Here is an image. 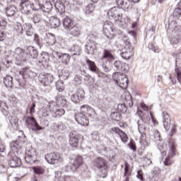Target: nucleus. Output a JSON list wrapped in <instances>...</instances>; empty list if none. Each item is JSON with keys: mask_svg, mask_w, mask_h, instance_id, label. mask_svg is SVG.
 <instances>
[{"mask_svg": "<svg viewBox=\"0 0 181 181\" xmlns=\"http://www.w3.org/2000/svg\"><path fill=\"white\" fill-rule=\"evenodd\" d=\"M112 78L120 88H123V90L127 88L129 81L127 75L122 73L115 72L112 74Z\"/></svg>", "mask_w": 181, "mask_h": 181, "instance_id": "obj_3", "label": "nucleus"}, {"mask_svg": "<svg viewBox=\"0 0 181 181\" xmlns=\"http://www.w3.org/2000/svg\"><path fill=\"white\" fill-rule=\"evenodd\" d=\"M71 52L74 56H80L81 54V48L77 45H74L71 47Z\"/></svg>", "mask_w": 181, "mask_h": 181, "instance_id": "obj_34", "label": "nucleus"}, {"mask_svg": "<svg viewBox=\"0 0 181 181\" xmlns=\"http://www.w3.org/2000/svg\"><path fill=\"white\" fill-rule=\"evenodd\" d=\"M27 56H30L31 59H36L37 57V49L34 47H28L26 49Z\"/></svg>", "mask_w": 181, "mask_h": 181, "instance_id": "obj_30", "label": "nucleus"}, {"mask_svg": "<svg viewBox=\"0 0 181 181\" xmlns=\"http://www.w3.org/2000/svg\"><path fill=\"white\" fill-rule=\"evenodd\" d=\"M33 38L36 45H37V46H40V40L39 39V35L34 34Z\"/></svg>", "mask_w": 181, "mask_h": 181, "instance_id": "obj_63", "label": "nucleus"}, {"mask_svg": "<svg viewBox=\"0 0 181 181\" xmlns=\"http://www.w3.org/2000/svg\"><path fill=\"white\" fill-rule=\"evenodd\" d=\"M137 115L140 117V119L137 121V124H138V129L139 132L141 134H144L145 132V130L146 129V127L145 126V122L144 121V112L138 107Z\"/></svg>", "mask_w": 181, "mask_h": 181, "instance_id": "obj_11", "label": "nucleus"}, {"mask_svg": "<svg viewBox=\"0 0 181 181\" xmlns=\"http://www.w3.org/2000/svg\"><path fill=\"white\" fill-rule=\"evenodd\" d=\"M8 165L11 168H18L22 165V160L16 156H12L8 160Z\"/></svg>", "mask_w": 181, "mask_h": 181, "instance_id": "obj_20", "label": "nucleus"}, {"mask_svg": "<svg viewBox=\"0 0 181 181\" xmlns=\"http://www.w3.org/2000/svg\"><path fill=\"white\" fill-rule=\"evenodd\" d=\"M70 29V35L73 36V37H78L81 33V26L78 24H75Z\"/></svg>", "mask_w": 181, "mask_h": 181, "instance_id": "obj_24", "label": "nucleus"}, {"mask_svg": "<svg viewBox=\"0 0 181 181\" xmlns=\"http://www.w3.org/2000/svg\"><path fill=\"white\" fill-rule=\"evenodd\" d=\"M69 76H70L69 71H62V74L61 75V76L63 77L64 80H67L69 78Z\"/></svg>", "mask_w": 181, "mask_h": 181, "instance_id": "obj_64", "label": "nucleus"}, {"mask_svg": "<svg viewBox=\"0 0 181 181\" xmlns=\"http://www.w3.org/2000/svg\"><path fill=\"white\" fill-rule=\"evenodd\" d=\"M26 156H25V161L27 163H29L30 165H32L33 163H35L36 161V156H37V153H36V149L31 148L26 151Z\"/></svg>", "mask_w": 181, "mask_h": 181, "instance_id": "obj_12", "label": "nucleus"}, {"mask_svg": "<svg viewBox=\"0 0 181 181\" xmlns=\"http://www.w3.org/2000/svg\"><path fill=\"white\" fill-rule=\"evenodd\" d=\"M114 66L117 70H119V71H128V70H129L128 64L121 61H115L114 63Z\"/></svg>", "mask_w": 181, "mask_h": 181, "instance_id": "obj_23", "label": "nucleus"}, {"mask_svg": "<svg viewBox=\"0 0 181 181\" xmlns=\"http://www.w3.org/2000/svg\"><path fill=\"white\" fill-rule=\"evenodd\" d=\"M62 25L64 28V29H71L73 28V25H74V21L71 19V18L69 16H66L63 20H62Z\"/></svg>", "mask_w": 181, "mask_h": 181, "instance_id": "obj_25", "label": "nucleus"}, {"mask_svg": "<svg viewBox=\"0 0 181 181\" xmlns=\"http://www.w3.org/2000/svg\"><path fill=\"white\" fill-rule=\"evenodd\" d=\"M25 30V35L28 37H32L34 36L33 28H32V25L30 23H25L24 26Z\"/></svg>", "mask_w": 181, "mask_h": 181, "instance_id": "obj_31", "label": "nucleus"}, {"mask_svg": "<svg viewBox=\"0 0 181 181\" xmlns=\"http://www.w3.org/2000/svg\"><path fill=\"white\" fill-rule=\"evenodd\" d=\"M45 158L49 165H54V163H57L59 160H62V158L59 153H50L45 155Z\"/></svg>", "mask_w": 181, "mask_h": 181, "instance_id": "obj_15", "label": "nucleus"}, {"mask_svg": "<svg viewBox=\"0 0 181 181\" xmlns=\"http://www.w3.org/2000/svg\"><path fill=\"white\" fill-rule=\"evenodd\" d=\"M10 148L14 152H16L19 149V142L18 141H13L10 144Z\"/></svg>", "mask_w": 181, "mask_h": 181, "instance_id": "obj_42", "label": "nucleus"}, {"mask_svg": "<svg viewBox=\"0 0 181 181\" xmlns=\"http://www.w3.org/2000/svg\"><path fill=\"white\" fill-rule=\"evenodd\" d=\"M55 181H63V177H62V171L55 172Z\"/></svg>", "mask_w": 181, "mask_h": 181, "instance_id": "obj_53", "label": "nucleus"}, {"mask_svg": "<svg viewBox=\"0 0 181 181\" xmlns=\"http://www.w3.org/2000/svg\"><path fill=\"white\" fill-rule=\"evenodd\" d=\"M122 12H124L122 8L113 7L108 11L107 16H109V18H112L115 22H118V21L122 19Z\"/></svg>", "mask_w": 181, "mask_h": 181, "instance_id": "obj_6", "label": "nucleus"}, {"mask_svg": "<svg viewBox=\"0 0 181 181\" xmlns=\"http://www.w3.org/2000/svg\"><path fill=\"white\" fill-rule=\"evenodd\" d=\"M181 9L179 8H177L175 9L174 12H173V16L175 18H179L180 17L181 15Z\"/></svg>", "mask_w": 181, "mask_h": 181, "instance_id": "obj_59", "label": "nucleus"}, {"mask_svg": "<svg viewBox=\"0 0 181 181\" xmlns=\"http://www.w3.org/2000/svg\"><path fill=\"white\" fill-rule=\"evenodd\" d=\"M95 167L99 169L101 172L102 177H104L107 175V169H108V161L102 157H98L94 160Z\"/></svg>", "mask_w": 181, "mask_h": 181, "instance_id": "obj_4", "label": "nucleus"}, {"mask_svg": "<svg viewBox=\"0 0 181 181\" xmlns=\"http://www.w3.org/2000/svg\"><path fill=\"white\" fill-rule=\"evenodd\" d=\"M14 57L18 62H25L26 57H28V54L25 52V49L21 47H17L15 50Z\"/></svg>", "mask_w": 181, "mask_h": 181, "instance_id": "obj_16", "label": "nucleus"}, {"mask_svg": "<svg viewBox=\"0 0 181 181\" xmlns=\"http://www.w3.org/2000/svg\"><path fill=\"white\" fill-rule=\"evenodd\" d=\"M40 83L44 86V87H50V85L54 81V77L52 74H46L45 75H40Z\"/></svg>", "mask_w": 181, "mask_h": 181, "instance_id": "obj_8", "label": "nucleus"}, {"mask_svg": "<svg viewBox=\"0 0 181 181\" xmlns=\"http://www.w3.org/2000/svg\"><path fill=\"white\" fill-rule=\"evenodd\" d=\"M93 12H94V6H93V4L88 5L85 8V13L86 15H91Z\"/></svg>", "mask_w": 181, "mask_h": 181, "instance_id": "obj_46", "label": "nucleus"}, {"mask_svg": "<svg viewBox=\"0 0 181 181\" xmlns=\"http://www.w3.org/2000/svg\"><path fill=\"white\" fill-rule=\"evenodd\" d=\"M52 56L54 57V59H57V60H61V62L63 64H65V66H67L69 63H70V54L67 53L62 54L59 52L57 51H53Z\"/></svg>", "mask_w": 181, "mask_h": 181, "instance_id": "obj_7", "label": "nucleus"}, {"mask_svg": "<svg viewBox=\"0 0 181 181\" xmlns=\"http://www.w3.org/2000/svg\"><path fill=\"white\" fill-rule=\"evenodd\" d=\"M4 83L6 86L12 88V86H13V78H12L11 76H6L4 78Z\"/></svg>", "mask_w": 181, "mask_h": 181, "instance_id": "obj_38", "label": "nucleus"}, {"mask_svg": "<svg viewBox=\"0 0 181 181\" xmlns=\"http://www.w3.org/2000/svg\"><path fill=\"white\" fill-rule=\"evenodd\" d=\"M69 138V145H71L72 148H77L78 146V142H80V139L83 138V136L76 132H72L70 133Z\"/></svg>", "mask_w": 181, "mask_h": 181, "instance_id": "obj_14", "label": "nucleus"}, {"mask_svg": "<svg viewBox=\"0 0 181 181\" xmlns=\"http://www.w3.org/2000/svg\"><path fill=\"white\" fill-rule=\"evenodd\" d=\"M55 6L57 9L58 10V12L60 13V15H63L64 12H66V6H64V4L62 2H57L55 4Z\"/></svg>", "mask_w": 181, "mask_h": 181, "instance_id": "obj_40", "label": "nucleus"}, {"mask_svg": "<svg viewBox=\"0 0 181 181\" xmlns=\"http://www.w3.org/2000/svg\"><path fill=\"white\" fill-rule=\"evenodd\" d=\"M13 32L17 36L22 37V35H23V28L22 27V25L21 23H17L14 25L13 27Z\"/></svg>", "mask_w": 181, "mask_h": 181, "instance_id": "obj_32", "label": "nucleus"}, {"mask_svg": "<svg viewBox=\"0 0 181 181\" xmlns=\"http://www.w3.org/2000/svg\"><path fill=\"white\" fill-rule=\"evenodd\" d=\"M49 62V55L46 54H41L38 60V63L42 64V66H46Z\"/></svg>", "mask_w": 181, "mask_h": 181, "instance_id": "obj_35", "label": "nucleus"}, {"mask_svg": "<svg viewBox=\"0 0 181 181\" xmlns=\"http://www.w3.org/2000/svg\"><path fill=\"white\" fill-rule=\"evenodd\" d=\"M45 40L48 46H52V47H54V51L57 50V45H56V37L54 36V35L48 33L46 35Z\"/></svg>", "mask_w": 181, "mask_h": 181, "instance_id": "obj_19", "label": "nucleus"}, {"mask_svg": "<svg viewBox=\"0 0 181 181\" xmlns=\"http://www.w3.org/2000/svg\"><path fill=\"white\" fill-rule=\"evenodd\" d=\"M18 9L15 6H10L6 8V13L7 16H13L15 13H16Z\"/></svg>", "mask_w": 181, "mask_h": 181, "instance_id": "obj_37", "label": "nucleus"}, {"mask_svg": "<svg viewBox=\"0 0 181 181\" xmlns=\"http://www.w3.org/2000/svg\"><path fill=\"white\" fill-rule=\"evenodd\" d=\"M100 66L103 67L105 71L106 72L110 71V62L108 59H104L103 61L100 59Z\"/></svg>", "mask_w": 181, "mask_h": 181, "instance_id": "obj_39", "label": "nucleus"}, {"mask_svg": "<svg viewBox=\"0 0 181 181\" xmlns=\"http://www.w3.org/2000/svg\"><path fill=\"white\" fill-rule=\"evenodd\" d=\"M0 111L3 112L4 115L6 117L9 114V110H8V105L4 101L0 100Z\"/></svg>", "mask_w": 181, "mask_h": 181, "instance_id": "obj_36", "label": "nucleus"}, {"mask_svg": "<svg viewBox=\"0 0 181 181\" xmlns=\"http://www.w3.org/2000/svg\"><path fill=\"white\" fill-rule=\"evenodd\" d=\"M120 138H121V141H122L124 144L127 143L128 141V136L127 135V134H125V132H122L120 135H119Z\"/></svg>", "mask_w": 181, "mask_h": 181, "instance_id": "obj_56", "label": "nucleus"}, {"mask_svg": "<svg viewBox=\"0 0 181 181\" xmlns=\"http://www.w3.org/2000/svg\"><path fill=\"white\" fill-rule=\"evenodd\" d=\"M104 29H105V33H107H107H109L110 35L109 36L107 35V37L109 39H113L115 35V28L112 25H110V24H107L105 25Z\"/></svg>", "mask_w": 181, "mask_h": 181, "instance_id": "obj_28", "label": "nucleus"}, {"mask_svg": "<svg viewBox=\"0 0 181 181\" xmlns=\"http://www.w3.org/2000/svg\"><path fill=\"white\" fill-rule=\"evenodd\" d=\"M90 107L88 106V105H84L83 106L81 107V110H80V114H84V115H87V112H88V110H90Z\"/></svg>", "mask_w": 181, "mask_h": 181, "instance_id": "obj_48", "label": "nucleus"}, {"mask_svg": "<svg viewBox=\"0 0 181 181\" xmlns=\"http://www.w3.org/2000/svg\"><path fill=\"white\" fill-rule=\"evenodd\" d=\"M83 165V157L78 156L76 157L73 163L66 167L67 172H76L78 168Z\"/></svg>", "mask_w": 181, "mask_h": 181, "instance_id": "obj_9", "label": "nucleus"}, {"mask_svg": "<svg viewBox=\"0 0 181 181\" xmlns=\"http://www.w3.org/2000/svg\"><path fill=\"white\" fill-rule=\"evenodd\" d=\"M107 59H110L111 60H115V57H114V55H112V54L111 53V51L108 50V49H104V53H103V56L101 59V61H104V60H107Z\"/></svg>", "mask_w": 181, "mask_h": 181, "instance_id": "obj_33", "label": "nucleus"}, {"mask_svg": "<svg viewBox=\"0 0 181 181\" xmlns=\"http://www.w3.org/2000/svg\"><path fill=\"white\" fill-rule=\"evenodd\" d=\"M33 127H35V128L32 129V131H41L45 129V127H42L39 125L37 122L32 123Z\"/></svg>", "mask_w": 181, "mask_h": 181, "instance_id": "obj_51", "label": "nucleus"}, {"mask_svg": "<svg viewBox=\"0 0 181 181\" xmlns=\"http://www.w3.org/2000/svg\"><path fill=\"white\" fill-rule=\"evenodd\" d=\"M86 115H88V117H89L90 118H94L95 115H97V113H95V110H94V109L90 107Z\"/></svg>", "mask_w": 181, "mask_h": 181, "instance_id": "obj_50", "label": "nucleus"}, {"mask_svg": "<svg viewBox=\"0 0 181 181\" xmlns=\"http://www.w3.org/2000/svg\"><path fill=\"white\" fill-rule=\"evenodd\" d=\"M72 2L73 5L81 6V5H84V4H86V0H72Z\"/></svg>", "mask_w": 181, "mask_h": 181, "instance_id": "obj_52", "label": "nucleus"}, {"mask_svg": "<svg viewBox=\"0 0 181 181\" xmlns=\"http://www.w3.org/2000/svg\"><path fill=\"white\" fill-rule=\"evenodd\" d=\"M116 4L123 9H132V1L130 0H116Z\"/></svg>", "mask_w": 181, "mask_h": 181, "instance_id": "obj_21", "label": "nucleus"}, {"mask_svg": "<svg viewBox=\"0 0 181 181\" xmlns=\"http://www.w3.org/2000/svg\"><path fill=\"white\" fill-rule=\"evenodd\" d=\"M19 74L23 76V78H35L37 74L31 71L29 68H23L20 71Z\"/></svg>", "mask_w": 181, "mask_h": 181, "instance_id": "obj_17", "label": "nucleus"}, {"mask_svg": "<svg viewBox=\"0 0 181 181\" xmlns=\"http://www.w3.org/2000/svg\"><path fill=\"white\" fill-rule=\"evenodd\" d=\"M37 2V9L38 11H42V12H45V13H49L52 9H53V4L50 1H46L44 4L42 3L43 0H35Z\"/></svg>", "mask_w": 181, "mask_h": 181, "instance_id": "obj_10", "label": "nucleus"}, {"mask_svg": "<svg viewBox=\"0 0 181 181\" xmlns=\"http://www.w3.org/2000/svg\"><path fill=\"white\" fill-rule=\"evenodd\" d=\"M76 95H78V98L79 100H81V98H84V95H85L84 90L78 89L76 93Z\"/></svg>", "mask_w": 181, "mask_h": 181, "instance_id": "obj_54", "label": "nucleus"}, {"mask_svg": "<svg viewBox=\"0 0 181 181\" xmlns=\"http://www.w3.org/2000/svg\"><path fill=\"white\" fill-rule=\"evenodd\" d=\"M165 28L171 32L172 37L170 39V42L173 45H177L181 40V26L177 23L175 20H170L168 21V26L166 25Z\"/></svg>", "mask_w": 181, "mask_h": 181, "instance_id": "obj_1", "label": "nucleus"}, {"mask_svg": "<svg viewBox=\"0 0 181 181\" xmlns=\"http://www.w3.org/2000/svg\"><path fill=\"white\" fill-rule=\"evenodd\" d=\"M127 106L125 105V104H119L117 105V111L118 112H122L123 114H125V112H127Z\"/></svg>", "mask_w": 181, "mask_h": 181, "instance_id": "obj_45", "label": "nucleus"}, {"mask_svg": "<svg viewBox=\"0 0 181 181\" xmlns=\"http://www.w3.org/2000/svg\"><path fill=\"white\" fill-rule=\"evenodd\" d=\"M110 118L114 121H121V115L118 112H112L110 115Z\"/></svg>", "mask_w": 181, "mask_h": 181, "instance_id": "obj_44", "label": "nucleus"}, {"mask_svg": "<svg viewBox=\"0 0 181 181\" xmlns=\"http://www.w3.org/2000/svg\"><path fill=\"white\" fill-rule=\"evenodd\" d=\"M49 108L51 112H53L54 117H63L65 114L64 109L58 108L55 103H49Z\"/></svg>", "mask_w": 181, "mask_h": 181, "instance_id": "obj_13", "label": "nucleus"}, {"mask_svg": "<svg viewBox=\"0 0 181 181\" xmlns=\"http://www.w3.org/2000/svg\"><path fill=\"white\" fill-rule=\"evenodd\" d=\"M86 63L88 65V69L92 71V73H98V68L97 67V65H95V62L86 59Z\"/></svg>", "mask_w": 181, "mask_h": 181, "instance_id": "obj_29", "label": "nucleus"}, {"mask_svg": "<svg viewBox=\"0 0 181 181\" xmlns=\"http://www.w3.org/2000/svg\"><path fill=\"white\" fill-rule=\"evenodd\" d=\"M71 101H73V103H75L76 104H77V103L80 101V99L78 98V96L76 93L71 97Z\"/></svg>", "mask_w": 181, "mask_h": 181, "instance_id": "obj_60", "label": "nucleus"}, {"mask_svg": "<svg viewBox=\"0 0 181 181\" xmlns=\"http://www.w3.org/2000/svg\"><path fill=\"white\" fill-rule=\"evenodd\" d=\"M75 119L78 124L82 125V127H87L88 125V118L84 115V113H78L75 115Z\"/></svg>", "mask_w": 181, "mask_h": 181, "instance_id": "obj_18", "label": "nucleus"}, {"mask_svg": "<svg viewBox=\"0 0 181 181\" xmlns=\"http://www.w3.org/2000/svg\"><path fill=\"white\" fill-rule=\"evenodd\" d=\"M153 136L154 141L156 142H158V141H162V137L160 136V133H159V131H158V130H153Z\"/></svg>", "mask_w": 181, "mask_h": 181, "instance_id": "obj_43", "label": "nucleus"}, {"mask_svg": "<svg viewBox=\"0 0 181 181\" xmlns=\"http://www.w3.org/2000/svg\"><path fill=\"white\" fill-rule=\"evenodd\" d=\"M56 103L57 105H61V107H63L64 108H67V107H69V102H67V100L64 96L58 95L56 98Z\"/></svg>", "mask_w": 181, "mask_h": 181, "instance_id": "obj_27", "label": "nucleus"}, {"mask_svg": "<svg viewBox=\"0 0 181 181\" xmlns=\"http://www.w3.org/2000/svg\"><path fill=\"white\" fill-rule=\"evenodd\" d=\"M8 26V22L5 20L0 21V28L5 30L6 29V27Z\"/></svg>", "mask_w": 181, "mask_h": 181, "instance_id": "obj_58", "label": "nucleus"}, {"mask_svg": "<svg viewBox=\"0 0 181 181\" xmlns=\"http://www.w3.org/2000/svg\"><path fill=\"white\" fill-rule=\"evenodd\" d=\"M31 20L34 23H39L42 21V18L40 17V15L39 14H34L33 18H31Z\"/></svg>", "mask_w": 181, "mask_h": 181, "instance_id": "obj_49", "label": "nucleus"}, {"mask_svg": "<svg viewBox=\"0 0 181 181\" xmlns=\"http://www.w3.org/2000/svg\"><path fill=\"white\" fill-rule=\"evenodd\" d=\"M143 163L146 166H149V165H152V160H151V158H148V157H145L144 158Z\"/></svg>", "mask_w": 181, "mask_h": 181, "instance_id": "obj_57", "label": "nucleus"}, {"mask_svg": "<svg viewBox=\"0 0 181 181\" xmlns=\"http://www.w3.org/2000/svg\"><path fill=\"white\" fill-rule=\"evenodd\" d=\"M163 122L164 128L166 131H169L170 129V117L169 116V114L167 112H163Z\"/></svg>", "mask_w": 181, "mask_h": 181, "instance_id": "obj_22", "label": "nucleus"}, {"mask_svg": "<svg viewBox=\"0 0 181 181\" xmlns=\"http://www.w3.org/2000/svg\"><path fill=\"white\" fill-rule=\"evenodd\" d=\"M33 170L35 175H42L43 174V170L40 167H33Z\"/></svg>", "mask_w": 181, "mask_h": 181, "instance_id": "obj_55", "label": "nucleus"}, {"mask_svg": "<svg viewBox=\"0 0 181 181\" xmlns=\"http://www.w3.org/2000/svg\"><path fill=\"white\" fill-rule=\"evenodd\" d=\"M112 132H115V134H117L119 136H120L122 134V133L123 132L122 130H121L118 127H112Z\"/></svg>", "mask_w": 181, "mask_h": 181, "instance_id": "obj_61", "label": "nucleus"}, {"mask_svg": "<svg viewBox=\"0 0 181 181\" xmlns=\"http://www.w3.org/2000/svg\"><path fill=\"white\" fill-rule=\"evenodd\" d=\"M56 87H57V90L59 92V93H63V91H64V86L63 85L62 82L59 81L56 83Z\"/></svg>", "mask_w": 181, "mask_h": 181, "instance_id": "obj_47", "label": "nucleus"}, {"mask_svg": "<svg viewBox=\"0 0 181 181\" xmlns=\"http://www.w3.org/2000/svg\"><path fill=\"white\" fill-rule=\"evenodd\" d=\"M20 6L21 12L25 15H30L32 11H39V8L35 7V4L31 3L30 0H21Z\"/></svg>", "mask_w": 181, "mask_h": 181, "instance_id": "obj_5", "label": "nucleus"}, {"mask_svg": "<svg viewBox=\"0 0 181 181\" xmlns=\"http://www.w3.org/2000/svg\"><path fill=\"white\" fill-rule=\"evenodd\" d=\"M120 44L124 46V48L121 50L120 56L124 60H129L134 56V47L131 45V42L128 40V37L124 36L120 41Z\"/></svg>", "mask_w": 181, "mask_h": 181, "instance_id": "obj_2", "label": "nucleus"}, {"mask_svg": "<svg viewBox=\"0 0 181 181\" xmlns=\"http://www.w3.org/2000/svg\"><path fill=\"white\" fill-rule=\"evenodd\" d=\"M50 25L53 28H59L60 26V20L56 17H52L49 20Z\"/></svg>", "mask_w": 181, "mask_h": 181, "instance_id": "obj_41", "label": "nucleus"}, {"mask_svg": "<svg viewBox=\"0 0 181 181\" xmlns=\"http://www.w3.org/2000/svg\"><path fill=\"white\" fill-rule=\"evenodd\" d=\"M86 53L88 54H94V52L97 48V45H95V42L93 40H89L88 44L86 45Z\"/></svg>", "mask_w": 181, "mask_h": 181, "instance_id": "obj_26", "label": "nucleus"}, {"mask_svg": "<svg viewBox=\"0 0 181 181\" xmlns=\"http://www.w3.org/2000/svg\"><path fill=\"white\" fill-rule=\"evenodd\" d=\"M175 149H176V146H175V144H172L170 148V156H175Z\"/></svg>", "mask_w": 181, "mask_h": 181, "instance_id": "obj_62", "label": "nucleus"}]
</instances>
